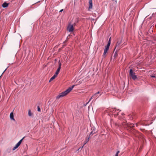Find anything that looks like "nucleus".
<instances>
[{
    "mask_svg": "<svg viewBox=\"0 0 156 156\" xmlns=\"http://www.w3.org/2000/svg\"><path fill=\"white\" fill-rule=\"evenodd\" d=\"M12 149L11 148H8L6 151V152L8 153H9L11 151Z\"/></svg>",
    "mask_w": 156,
    "mask_h": 156,
    "instance_id": "obj_16",
    "label": "nucleus"
},
{
    "mask_svg": "<svg viewBox=\"0 0 156 156\" xmlns=\"http://www.w3.org/2000/svg\"><path fill=\"white\" fill-rule=\"evenodd\" d=\"M8 68V67H7L6 68V69L4 71V72H3V73L6 71V70Z\"/></svg>",
    "mask_w": 156,
    "mask_h": 156,
    "instance_id": "obj_29",
    "label": "nucleus"
},
{
    "mask_svg": "<svg viewBox=\"0 0 156 156\" xmlns=\"http://www.w3.org/2000/svg\"><path fill=\"white\" fill-rule=\"evenodd\" d=\"M56 77V76L55 75H54L50 79L49 82H51V81H52Z\"/></svg>",
    "mask_w": 156,
    "mask_h": 156,
    "instance_id": "obj_13",
    "label": "nucleus"
},
{
    "mask_svg": "<svg viewBox=\"0 0 156 156\" xmlns=\"http://www.w3.org/2000/svg\"><path fill=\"white\" fill-rule=\"evenodd\" d=\"M121 118H122V117L121 118V117H119V119H121Z\"/></svg>",
    "mask_w": 156,
    "mask_h": 156,
    "instance_id": "obj_33",
    "label": "nucleus"
},
{
    "mask_svg": "<svg viewBox=\"0 0 156 156\" xmlns=\"http://www.w3.org/2000/svg\"><path fill=\"white\" fill-rule=\"evenodd\" d=\"M25 138V136L23 137L19 141V142H20V143H21L22 140H23V139H24V138Z\"/></svg>",
    "mask_w": 156,
    "mask_h": 156,
    "instance_id": "obj_23",
    "label": "nucleus"
},
{
    "mask_svg": "<svg viewBox=\"0 0 156 156\" xmlns=\"http://www.w3.org/2000/svg\"><path fill=\"white\" fill-rule=\"evenodd\" d=\"M122 43V40H120V41H118L116 45V47H119Z\"/></svg>",
    "mask_w": 156,
    "mask_h": 156,
    "instance_id": "obj_12",
    "label": "nucleus"
},
{
    "mask_svg": "<svg viewBox=\"0 0 156 156\" xmlns=\"http://www.w3.org/2000/svg\"><path fill=\"white\" fill-rule=\"evenodd\" d=\"M151 77L152 78H155L156 77L155 76L152 75L151 76Z\"/></svg>",
    "mask_w": 156,
    "mask_h": 156,
    "instance_id": "obj_27",
    "label": "nucleus"
},
{
    "mask_svg": "<svg viewBox=\"0 0 156 156\" xmlns=\"http://www.w3.org/2000/svg\"><path fill=\"white\" fill-rule=\"evenodd\" d=\"M92 98H92V96L90 98V100H89V101L88 102H89V101H90L91 100V99H92Z\"/></svg>",
    "mask_w": 156,
    "mask_h": 156,
    "instance_id": "obj_28",
    "label": "nucleus"
},
{
    "mask_svg": "<svg viewBox=\"0 0 156 156\" xmlns=\"http://www.w3.org/2000/svg\"><path fill=\"white\" fill-rule=\"evenodd\" d=\"M37 111L39 112H40L41 111V108L39 106H37Z\"/></svg>",
    "mask_w": 156,
    "mask_h": 156,
    "instance_id": "obj_20",
    "label": "nucleus"
},
{
    "mask_svg": "<svg viewBox=\"0 0 156 156\" xmlns=\"http://www.w3.org/2000/svg\"><path fill=\"white\" fill-rule=\"evenodd\" d=\"M132 117L131 118H130V119H131V120H132Z\"/></svg>",
    "mask_w": 156,
    "mask_h": 156,
    "instance_id": "obj_35",
    "label": "nucleus"
},
{
    "mask_svg": "<svg viewBox=\"0 0 156 156\" xmlns=\"http://www.w3.org/2000/svg\"><path fill=\"white\" fill-rule=\"evenodd\" d=\"M28 115L29 116H31L32 115V114L31 113V111L30 110H29L28 111Z\"/></svg>",
    "mask_w": 156,
    "mask_h": 156,
    "instance_id": "obj_15",
    "label": "nucleus"
},
{
    "mask_svg": "<svg viewBox=\"0 0 156 156\" xmlns=\"http://www.w3.org/2000/svg\"><path fill=\"white\" fill-rule=\"evenodd\" d=\"M121 115H124V114L123 113H122V114H121Z\"/></svg>",
    "mask_w": 156,
    "mask_h": 156,
    "instance_id": "obj_34",
    "label": "nucleus"
},
{
    "mask_svg": "<svg viewBox=\"0 0 156 156\" xmlns=\"http://www.w3.org/2000/svg\"><path fill=\"white\" fill-rule=\"evenodd\" d=\"M61 69V68L60 67H58L57 69V70H58V71H60V70Z\"/></svg>",
    "mask_w": 156,
    "mask_h": 156,
    "instance_id": "obj_26",
    "label": "nucleus"
},
{
    "mask_svg": "<svg viewBox=\"0 0 156 156\" xmlns=\"http://www.w3.org/2000/svg\"><path fill=\"white\" fill-rule=\"evenodd\" d=\"M63 9H62L59 12H62L63 11Z\"/></svg>",
    "mask_w": 156,
    "mask_h": 156,
    "instance_id": "obj_30",
    "label": "nucleus"
},
{
    "mask_svg": "<svg viewBox=\"0 0 156 156\" xmlns=\"http://www.w3.org/2000/svg\"><path fill=\"white\" fill-rule=\"evenodd\" d=\"M91 131L90 132V136L91 135H93L97 132L96 128L93 126H91Z\"/></svg>",
    "mask_w": 156,
    "mask_h": 156,
    "instance_id": "obj_4",
    "label": "nucleus"
},
{
    "mask_svg": "<svg viewBox=\"0 0 156 156\" xmlns=\"http://www.w3.org/2000/svg\"><path fill=\"white\" fill-rule=\"evenodd\" d=\"M119 151H117L116 152V154H115V156H118V154H119Z\"/></svg>",
    "mask_w": 156,
    "mask_h": 156,
    "instance_id": "obj_21",
    "label": "nucleus"
},
{
    "mask_svg": "<svg viewBox=\"0 0 156 156\" xmlns=\"http://www.w3.org/2000/svg\"><path fill=\"white\" fill-rule=\"evenodd\" d=\"M110 45L109 44H107L106 46L105 47L104 50V52L103 54V56L104 57H105V55L107 52V51L108 50L110 46Z\"/></svg>",
    "mask_w": 156,
    "mask_h": 156,
    "instance_id": "obj_5",
    "label": "nucleus"
},
{
    "mask_svg": "<svg viewBox=\"0 0 156 156\" xmlns=\"http://www.w3.org/2000/svg\"><path fill=\"white\" fill-rule=\"evenodd\" d=\"M21 143H20V142H19V141L17 143V144L19 146H20V145Z\"/></svg>",
    "mask_w": 156,
    "mask_h": 156,
    "instance_id": "obj_24",
    "label": "nucleus"
},
{
    "mask_svg": "<svg viewBox=\"0 0 156 156\" xmlns=\"http://www.w3.org/2000/svg\"><path fill=\"white\" fill-rule=\"evenodd\" d=\"M66 42V40L65 41H64L63 43L64 44H65Z\"/></svg>",
    "mask_w": 156,
    "mask_h": 156,
    "instance_id": "obj_32",
    "label": "nucleus"
},
{
    "mask_svg": "<svg viewBox=\"0 0 156 156\" xmlns=\"http://www.w3.org/2000/svg\"><path fill=\"white\" fill-rule=\"evenodd\" d=\"M121 111L119 109H117L115 108H112L111 111L114 114V116L115 117H116L117 116L119 115L118 113Z\"/></svg>",
    "mask_w": 156,
    "mask_h": 156,
    "instance_id": "obj_3",
    "label": "nucleus"
},
{
    "mask_svg": "<svg viewBox=\"0 0 156 156\" xmlns=\"http://www.w3.org/2000/svg\"><path fill=\"white\" fill-rule=\"evenodd\" d=\"M74 86V85H73L71 87H69L65 91L60 93L56 97V99H59L60 98L64 97L67 95L72 90Z\"/></svg>",
    "mask_w": 156,
    "mask_h": 156,
    "instance_id": "obj_1",
    "label": "nucleus"
},
{
    "mask_svg": "<svg viewBox=\"0 0 156 156\" xmlns=\"http://www.w3.org/2000/svg\"><path fill=\"white\" fill-rule=\"evenodd\" d=\"M117 55V52L116 51L115 53L114 54L113 57H114V58H115L116 57Z\"/></svg>",
    "mask_w": 156,
    "mask_h": 156,
    "instance_id": "obj_19",
    "label": "nucleus"
},
{
    "mask_svg": "<svg viewBox=\"0 0 156 156\" xmlns=\"http://www.w3.org/2000/svg\"><path fill=\"white\" fill-rule=\"evenodd\" d=\"M102 94V93H101L100 94H98L95 93L92 96V98H93L94 99H97L98 98L101 94Z\"/></svg>",
    "mask_w": 156,
    "mask_h": 156,
    "instance_id": "obj_6",
    "label": "nucleus"
},
{
    "mask_svg": "<svg viewBox=\"0 0 156 156\" xmlns=\"http://www.w3.org/2000/svg\"><path fill=\"white\" fill-rule=\"evenodd\" d=\"M90 136H87V139L86 140H85V143H84V144H83V146H82V147H81V148H83L84 146L88 142V141H89V138H90Z\"/></svg>",
    "mask_w": 156,
    "mask_h": 156,
    "instance_id": "obj_11",
    "label": "nucleus"
},
{
    "mask_svg": "<svg viewBox=\"0 0 156 156\" xmlns=\"http://www.w3.org/2000/svg\"><path fill=\"white\" fill-rule=\"evenodd\" d=\"M10 118L11 120H12L14 121H15V120L14 118V115L13 112H12L10 113Z\"/></svg>",
    "mask_w": 156,
    "mask_h": 156,
    "instance_id": "obj_8",
    "label": "nucleus"
},
{
    "mask_svg": "<svg viewBox=\"0 0 156 156\" xmlns=\"http://www.w3.org/2000/svg\"><path fill=\"white\" fill-rule=\"evenodd\" d=\"M135 73L133 72L132 69H130L129 72V76L131 77L134 80H135L137 78L136 76L135 75Z\"/></svg>",
    "mask_w": 156,
    "mask_h": 156,
    "instance_id": "obj_2",
    "label": "nucleus"
},
{
    "mask_svg": "<svg viewBox=\"0 0 156 156\" xmlns=\"http://www.w3.org/2000/svg\"><path fill=\"white\" fill-rule=\"evenodd\" d=\"M61 64L60 62L59 61L58 62V67H61Z\"/></svg>",
    "mask_w": 156,
    "mask_h": 156,
    "instance_id": "obj_22",
    "label": "nucleus"
},
{
    "mask_svg": "<svg viewBox=\"0 0 156 156\" xmlns=\"http://www.w3.org/2000/svg\"><path fill=\"white\" fill-rule=\"evenodd\" d=\"M19 146H18L17 144L16 145L15 147L13 148L12 150L13 151L15 150Z\"/></svg>",
    "mask_w": 156,
    "mask_h": 156,
    "instance_id": "obj_14",
    "label": "nucleus"
},
{
    "mask_svg": "<svg viewBox=\"0 0 156 156\" xmlns=\"http://www.w3.org/2000/svg\"><path fill=\"white\" fill-rule=\"evenodd\" d=\"M116 47L115 48H115H116Z\"/></svg>",
    "mask_w": 156,
    "mask_h": 156,
    "instance_id": "obj_36",
    "label": "nucleus"
},
{
    "mask_svg": "<svg viewBox=\"0 0 156 156\" xmlns=\"http://www.w3.org/2000/svg\"><path fill=\"white\" fill-rule=\"evenodd\" d=\"M88 103V102L86 104H84V106H86V105H87V104Z\"/></svg>",
    "mask_w": 156,
    "mask_h": 156,
    "instance_id": "obj_31",
    "label": "nucleus"
},
{
    "mask_svg": "<svg viewBox=\"0 0 156 156\" xmlns=\"http://www.w3.org/2000/svg\"><path fill=\"white\" fill-rule=\"evenodd\" d=\"M102 92L101 93L99 91H98L97 93H96L95 94H100L101 93H102Z\"/></svg>",
    "mask_w": 156,
    "mask_h": 156,
    "instance_id": "obj_25",
    "label": "nucleus"
},
{
    "mask_svg": "<svg viewBox=\"0 0 156 156\" xmlns=\"http://www.w3.org/2000/svg\"><path fill=\"white\" fill-rule=\"evenodd\" d=\"M89 9H91L93 6L92 0L89 1Z\"/></svg>",
    "mask_w": 156,
    "mask_h": 156,
    "instance_id": "obj_10",
    "label": "nucleus"
},
{
    "mask_svg": "<svg viewBox=\"0 0 156 156\" xmlns=\"http://www.w3.org/2000/svg\"><path fill=\"white\" fill-rule=\"evenodd\" d=\"M59 71L57 70L56 71L55 73V74H54V75H55L57 76V75H58V74L59 73Z\"/></svg>",
    "mask_w": 156,
    "mask_h": 156,
    "instance_id": "obj_17",
    "label": "nucleus"
},
{
    "mask_svg": "<svg viewBox=\"0 0 156 156\" xmlns=\"http://www.w3.org/2000/svg\"><path fill=\"white\" fill-rule=\"evenodd\" d=\"M111 38L110 37L109 39V40H108V44H109V45H110V44H111Z\"/></svg>",
    "mask_w": 156,
    "mask_h": 156,
    "instance_id": "obj_18",
    "label": "nucleus"
},
{
    "mask_svg": "<svg viewBox=\"0 0 156 156\" xmlns=\"http://www.w3.org/2000/svg\"><path fill=\"white\" fill-rule=\"evenodd\" d=\"M67 28L69 32H72L73 30V25L69 26Z\"/></svg>",
    "mask_w": 156,
    "mask_h": 156,
    "instance_id": "obj_7",
    "label": "nucleus"
},
{
    "mask_svg": "<svg viewBox=\"0 0 156 156\" xmlns=\"http://www.w3.org/2000/svg\"><path fill=\"white\" fill-rule=\"evenodd\" d=\"M9 4L6 2H4L2 5V6L3 8H5L7 7Z\"/></svg>",
    "mask_w": 156,
    "mask_h": 156,
    "instance_id": "obj_9",
    "label": "nucleus"
}]
</instances>
